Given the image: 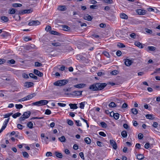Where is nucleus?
Instances as JSON below:
<instances>
[{"instance_id": "nucleus-7", "label": "nucleus", "mask_w": 160, "mask_h": 160, "mask_svg": "<svg viewBox=\"0 0 160 160\" xmlns=\"http://www.w3.org/2000/svg\"><path fill=\"white\" fill-rule=\"evenodd\" d=\"M110 143L114 149H116L117 148V145L116 142L113 140H110Z\"/></svg>"}, {"instance_id": "nucleus-25", "label": "nucleus", "mask_w": 160, "mask_h": 160, "mask_svg": "<svg viewBox=\"0 0 160 160\" xmlns=\"http://www.w3.org/2000/svg\"><path fill=\"white\" fill-rule=\"evenodd\" d=\"M1 19L4 22H7L9 21L8 18L6 16H2L1 17Z\"/></svg>"}, {"instance_id": "nucleus-22", "label": "nucleus", "mask_w": 160, "mask_h": 160, "mask_svg": "<svg viewBox=\"0 0 160 160\" xmlns=\"http://www.w3.org/2000/svg\"><path fill=\"white\" fill-rule=\"evenodd\" d=\"M84 140L85 142L88 144H89L91 142V140L88 137L85 138Z\"/></svg>"}, {"instance_id": "nucleus-39", "label": "nucleus", "mask_w": 160, "mask_h": 160, "mask_svg": "<svg viewBox=\"0 0 160 160\" xmlns=\"http://www.w3.org/2000/svg\"><path fill=\"white\" fill-rule=\"evenodd\" d=\"M103 2L107 3L112 4L113 3L112 0H103Z\"/></svg>"}, {"instance_id": "nucleus-13", "label": "nucleus", "mask_w": 160, "mask_h": 160, "mask_svg": "<svg viewBox=\"0 0 160 160\" xmlns=\"http://www.w3.org/2000/svg\"><path fill=\"white\" fill-rule=\"evenodd\" d=\"M156 48L154 46H148L147 47V51L148 52L154 51L156 50Z\"/></svg>"}, {"instance_id": "nucleus-52", "label": "nucleus", "mask_w": 160, "mask_h": 160, "mask_svg": "<svg viewBox=\"0 0 160 160\" xmlns=\"http://www.w3.org/2000/svg\"><path fill=\"white\" fill-rule=\"evenodd\" d=\"M67 123L68 125L70 126H72L73 124V121L72 120H67Z\"/></svg>"}, {"instance_id": "nucleus-8", "label": "nucleus", "mask_w": 160, "mask_h": 160, "mask_svg": "<svg viewBox=\"0 0 160 160\" xmlns=\"http://www.w3.org/2000/svg\"><path fill=\"white\" fill-rule=\"evenodd\" d=\"M33 72L35 74L40 77H42L43 75V74L41 72L38 70L37 69H34Z\"/></svg>"}, {"instance_id": "nucleus-15", "label": "nucleus", "mask_w": 160, "mask_h": 160, "mask_svg": "<svg viewBox=\"0 0 160 160\" xmlns=\"http://www.w3.org/2000/svg\"><path fill=\"white\" fill-rule=\"evenodd\" d=\"M137 12L139 15H144L146 13V11L144 10L139 9L137 10Z\"/></svg>"}, {"instance_id": "nucleus-28", "label": "nucleus", "mask_w": 160, "mask_h": 160, "mask_svg": "<svg viewBox=\"0 0 160 160\" xmlns=\"http://www.w3.org/2000/svg\"><path fill=\"white\" fill-rule=\"evenodd\" d=\"M145 116L147 119H149L152 120L154 118V117H153V115L152 114H147Z\"/></svg>"}, {"instance_id": "nucleus-30", "label": "nucleus", "mask_w": 160, "mask_h": 160, "mask_svg": "<svg viewBox=\"0 0 160 160\" xmlns=\"http://www.w3.org/2000/svg\"><path fill=\"white\" fill-rule=\"evenodd\" d=\"M58 139L61 142H65L66 140V139L64 136H62L59 138Z\"/></svg>"}, {"instance_id": "nucleus-11", "label": "nucleus", "mask_w": 160, "mask_h": 160, "mask_svg": "<svg viewBox=\"0 0 160 160\" xmlns=\"http://www.w3.org/2000/svg\"><path fill=\"white\" fill-rule=\"evenodd\" d=\"M83 18L88 21H91L92 19V17L91 16L87 14L84 16Z\"/></svg>"}, {"instance_id": "nucleus-58", "label": "nucleus", "mask_w": 160, "mask_h": 160, "mask_svg": "<svg viewBox=\"0 0 160 160\" xmlns=\"http://www.w3.org/2000/svg\"><path fill=\"white\" fill-rule=\"evenodd\" d=\"M145 31L146 32L150 34H151L152 32V30L148 28H146Z\"/></svg>"}, {"instance_id": "nucleus-43", "label": "nucleus", "mask_w": 160, "mask_h": 160, "mask_svg": "<svg viewBox=\"0 0 160 160\" xmlns=\"http://www.w3.org/2000/svg\"><path fill=\"white\" fill-rule=\"evenodd\" d=\"M22 153L23 157L24 158H28V157L29 155L27 152H22Z\"/></svg>"}, {"instance_id": "nucleus-17", "label": "nucleus", "mask_w": 160, "mask_h": 160, "mask_svg": "<svg viewBox=\"0 0 160 160\" xmlns=\"http://www.w3.org/2000/svg\"><path fill=\"white\" fill-rule=\"evenodd\" d=\"M70 107V108L71 109H76L78 108L76 104L70 103L69 104Z\"/></svg>"}, {"instance_id": "nucleus-4", "label": "nucleus", "mask_w": 160, "mask_h": 160, "mask_svg": "<svg viewBox=\"0 0 160 160\" xmlns=\"http://www.w3.org/2000/svg\"><path fill=\"white\" fill-rule=\"evenodd\" d=\"M98 90H100L103 89L107 85L105 83H97Z\"/></svg>"}, {"instance_id": "nucleus-54", "label": "nucleus", "mask_w": 160, "mask_h": 160, "mask_svg": "<svg viewBox=\"0 0 160 160\" xmlns=\"http://www.w3.org/2000/svg\"><path fill=\"white\" fill-rule=\"evenodd\" d=\"M99 134L100 135L103 137H105L106 136V134L103 132H100Z\"/></svg>"}, {"instance_id": "nucleus-60", "label": "nucleus", "mask_w": 160, "mask_h": 160, "mask_svg": "<svg viewBox=\"0 0 160 160\" xmlns=\"http://www.w3.org/2000/svg\"><path fill=\"white\" fill-rule=\"evenodd\" d=\"M6 60L4 59H0V65L5 62Z\"/></svg>"}, {"instance_id": "nucleus-21", "label": "nucleus", "mask_w": 160, "mask_h": 160, "mask_svg": "<svg viewBox=\"0 0 160 160\" xmlns=\"http://www.w3.org/2000/svg\"><path fill=\"white\" fill-rule=\"evenodd\" d=\"M55 156L58 158H62V155L61 153L59 152H55Z\"/></svg>"}, {"instance_id": "nucleus-18", "label": "nucleus", "mask_w": 160, "mask_h": 160, "mask_svg": "<svg viewBox=\"0 0 160 160\" xmlns=\"http://www.w3.org/2000/svg\"><path fill=\"white\" fill-rule=\"evenodd\" d=\"M124 63L126 65L128 66L131 64L132 61L131 60L128 59H127L125 60Z\"/></svg>"}, {"instance_id": "nucleus-12", "label": "nucleus", "mask_w": 160, "mask_h": 160, "mask_svg": "<svg viewBox=\"0 0 160 160\" xmlns=\"http://www.w3.org/2000/svg\"><path fill=\"white\" fill-rule=\"evenodd\" d=\"M86 86V85L85 84L81 83L77 85H75L74 86V87L76 88H84Z\"/></svg>"}, {"instance_id": "nucleus-46", "label": "nucleus", "mask_w": 160, "mask_h": 160, "mask_svg": "<svg viewBox=\"0 0 160 160\" xmlns=\"http://www.w3.org/2000/svg\"><path fill=\"white\" fill-rule=\"evenodd\" d=\"M32 104L33 105L37 106H40L39 101H37L35 102H33Z\"/></svg>"}, {"instance_id": "nucleus-20", "label": "nucleus", "mask_w": 160, "mask_h": 160, "mask_svg": "<svg viewBox=\"0 0 160 160\" xmlns=\"http://www.w3.org/2000/svg\"><path fill=\"white\" fill-rule=\"evenodd\" d=\"M16 9L14 8H11L9 9L8 12L10 14H15L16 12Z\"/></svg>"}, {"instance_id": "nucleus-44", "label": "nucleus", "mask_w": 160, "mask_h": 160, "mask_svg": "<svg viewBox=\"0 0 160 160\" xmlns=\"http://www.w3.org/2000/svg\"><path fill=\"white\" fill-rule=\"evenodd\" d=\"M109 106L111 107H115L116 106V104L113 102H111L109 105Z\"/></svg>"}, {"instance_id": "nucleus-49", "label": "nucleus", "mask_w": 160, "mask_h": 160, "mask_svg": "<svg viewBox=\"0 0 160 160\" xmlns=\"http://www.w3.org/2000/svg\"><path fill=\"white\" fill-rule=\"evenodd\" d=\"M118 46L120 48H123L125 47V46L124 45L121 43H118Z\"/></svg>"}, {"instance_id": "nucleus-45", "label": "nucleus", "mask_w": 160, "mask_h": 160, "mask_svg": "<svg viewBox=\"0 0 160 160\" xmlns=\"http://www.w3.org/2000/svg\"><path fill=\"white\" fill-rule=\"evenodd\" d=\"M98 7V6L97 5H90V8L91 9H96Z\"/></svg>"}, {"instance_id": "nucleus-5", "label": "nucleus", "mask_w": 160, "mask_h": 160, "mask_svg": "<svg viewBox=\"0 0 160 160\" xmlns=\"http://www.w3.org/2000/svg\"><path fill=\"white\" fill-rule=\"evenodd\" d=\"M89 89L92 91H98L97 83H95L90 86Z\"/></svg>"}, {"instance_id": "nucleus-27", "label": "nucleus", "mask_w": 160, "mask_h": 160, "mask_svg": "<svg viewBox=\"0 0 160 160\" xmlns=\"http://www.w3.org/2000/svg\"><path fill=\"white\" fill-rule=\"evenodd\" d=\"M16 61L14 59H12L10 60H8L7 61V63L9 65L13 64L15 63Z\"/></svg>"}, {"instance_id": "nucleus-24", "label": "nucleus", "mask_w": 160, "mask_h": 160, "mask_svg": "<svg viewBox=\"0 0 160 160\" xmlns=\"http://www.w3.org/2000/svg\"><path fill=\"white\" fill-rule=\"evenodd\" d=\"M10 118H9L7 119H5V121H4L2 127H4L5 128H6L8 122L9 121Z\"/></svg>"}, {"instance_id": "nucleus-61", "label": "nucleus", "mask_w": 160, "mask_h": 160, "mask_svg": "<svg viewBox=\"0 0 160 160\" xmlns=\"http://www.w3.org/2000/svg\"><path fill=\"white\" fill-rule=\"evenodd\" d=\"M51 27L50 26H48L45 28V30L47 31H49L51 30Z\"/></svg>"}, {"instance_id": "nucleus-59", "label": "nucleus", "mask_w": 160, "mask_h": 160, "mask_svg": "<svg viewBox=\"0 0 160 160\" xmlns=\"http://www.w3.org/2000/svg\"><path fill=\"white\" fill-rule=\"evenodd\" d=\"M58 105L61 107H64L66 106V104L63 103H61L60 102H58Z\"/></svg>"}, {"instance_id": "nucleus-31", "label": "nucleus", "mask_w": 160, "mask_h": 160, "mask_svg": "<svg viewBox=\"0 0 160 160\" xmlns=\"http://www.w3.org/2000/svg\"><path fill=\"white\" fill-rule=\"evenodd\" d=\"M131 112L134 115H136L138 113V111L135 108H132L131 109Z\"/></svg>"}, {"instance_id": "nucleus-19", "label": "nucleus", "mask_w": 160, "mask_h": 160, "mask_svg": "<svg viewBox=\"0 0 160 160\" xmlns=\"http://www.w3.org/2000/svg\"><path fill=\"white\" fill-rule=\"evenodd\" d=\"M58 9L61 11H64L66 10V7L65 6H59Z\"/></svg>"}, {"instance_id": "nucleus-3", "label": "nucleus", "mask_w": 160, "mask_h": 160, "mask_svg": "<svg viewBox=\"0 0 160 160\" xmlns=\"http://www.w3.org/2000/svg\"><path fill=\"white\" fill-rule=\"evenodd\" d=\"M36 95L35 93H33L19 99L18 101L19 102H22L30 100L35 97Z\"/></svg>"}, {"instance_id": "nucleus-29", "label": "nucleus", "mask_w": 160, "mask_h": 160, "mask_svg": "<svg viewBox=\"0 0 160 160\" xmlns=\"http://www.w3.org/2000/svg\"><path fill=\"white\" fill-rule=\"evenodd\" d=\"M121 134L123 138H126L128 135L127 134V132L126 131H122L121 133Z\"/></svg>"}, {"instance_id": "nucleus-23", "label": "nucleus", "mask_w": 160, "mask_h": 160, "mask_svg": "<svg viewBox=\"0 0 160 160\" xmlns=\"http://www.w3.org/2000/svg\"><path fill=\"white\" fill-rule=\"evenodd\" d=\"M135 45L137 47H139L140 48H143L142 44L138 42H135Z\"/></svg>"}, {"instance_id": "nucleus-37", "label": "nucleus", "mask_w": 160, "mask_h": 160, "mask_svg": "<svg viewBox=\"0 0 160 160\" xmlns=\"http://www.w3.org/2000/svg\"><path fill=\"white\" fill-rule=\"evenodd\" d=\"M27 126L30 128H32L33 127V124L31 122H29L27 123Z\"/></svg>"}, {"instance_id": "nucleus-63", "label": "nucleus", "mask_w": 160, "mask_h": 160, "mask_svg": "<svg viewBox=\"0 0 160 160\" xmlns=\"http://www.w3.org/2000/svg\"><path fill=\"white\" fill-rule=\"evenodd\" d=\"M122 54V52L118 50L116 52V55L118 56H120Z\"/></svg>"}, {"instance_id": "nucleus-36", "label": "nucleus", "mask_w": 160, "mask_h": 160, "mask_svg": "<svg viewBox=\"0 0 160 160\" xmlns=\"http://www.w3.org/2000/svg\"><path fill=\"white\" fill-rule=\"evenodd\" d=\"M50 32L51 34L54 35H59L60 34L59 32L54 30L51 31Z\"/></svg>"}, {"instance_id": "nucleus-57", "label": "nucleus", "mask_w": 160, "mask_h": 160, "mask_svg": "<svg viewBox=\"0 0 160 160\" xmlns=\"http://www.w3.org/2000/svg\"><path fill=\"white\" fill-rule=\"evenodd\" d=\"M22 77L23 78H29L28 74H26L25 73H23L22 74Z\"/></svg>"}, {"instance_id": "nucleus-51", "label": "nucleus", "mask_w": 160, "mask_h": 160, "mask_svg": "<svg viewBox=\"0 0 160 160\" xmlns=\"http://www.w3.org/2000/svg\"><path fill=\"white\" fill-rule=\"evenodd\" d=\"M17 128L19 129L22 130L23 129V128L24 127V126H22L21 124H18L17 125Z\"/></svg>"}, {"instance_id": "nucleus-50", "label": "nucleus", "mask_w": 160, "mask_h": 160, "mask_svg": "<svg viewBox=\"0 0 160 160\" xmlns=\"http://www.w3.org/2000/svg\"><path fill=\"white\" fill-rule=\"evenodd\" d=\"M15 107L17 109H20L22 108L23 107V106L22 105L19 104H16Z\"/></svg>"}, {"instance_id": "nucleus-64", "label": "nucleus", "mask_w": 160, "mask_h": 160, "mask_svg": "<svg viewBox=\"0 0 160 160\" xmlns=\"http://www.w3.org/2000/svg\"><path fill=\"white\" fill-rule=\"evenodd\" d=\"M154 73H160V68L156 69Z\"/></svg>"}, {"instance_id": "nucleus-48", "label": "nucleus", "mask_w": 160, "mask_h": 160, "mask_svg": "<svg viewBox=\"0 0 160 160\" xmlns=\"http://www.w3.org/2000/svg\"><path fill=\"white\" fill-rule=\"evenodd\" d=\"M51 111L48 109H46V110L45 112V114H47V115H48L50 114H51Z\"/></svg>"}, {"instance_id": "nucleus-62", "label": "nucleus", "mask_w": 160, "mask_h": 160, "mask_svg": "<svg viewBox=\"0 0 160 160\" xmlns=\"http://www.w3.org/2000/svg\"><path fill=\"white\" fill-rule=\"evenodd\" d=\"M79 155L81 158H82L83 160H84V154L83 152H80L79 153Z\"/></svg>"}, {"instance_id": "nucleus-38", "label": "nucleus", "mask_w": 160, "mask_h": 160, "mask_svg": "<svg viewBox=\"0 0 160 160\" xmlns=\"http://www.w3.org/2000/svg\"><path fill=\"white\" fill-rule=\"evenodd\" d=\"M103 53L108 58H110V55L108 52L104 51H103Z\"/></svg>"}, {"instance_id": "nucleus-32", "label": "nucleus", "mask_w": 160, "mask_h": 160, "mask_svg": "<svg viewBox=\"0 0 160 160\" xmlns=\"http://www.w3.org/2000/svg\"><path fill=\"white\" fill-rule=\"evenodd\" d=\"M21 115V114L20 113L18 112L13 114L12 117L13 118H16L17 117H19Z\"/></svg>"}, {"instance_id": "nucleus-47", "label": "nucleus", "mask_w": 160, "mask_h": 160, "mask_svg": "<svg viewBox=\"0 0 160 160\" xmlns=\"http://www.w3.org/2000/svg\"><path fill=\"white\" fill-rule=\"evenodd\" d=\"M100 124L103 128H106L107 126V124L104 122H101Z\"/></svg>"}, {"instance_id": "nucleus-2", "label": "nucleus", "mask_w": 160, "mask_h": 160, "mask_svg": "<svg viewBox=\"0 0 160 160\" xmlns=\"http://www.w3.org/2000/svg\"><path fill=\"white\" fill-rule=\"evenodd\" d=\"M30 115L31 112L30 111L26 112L20 117L19 120L20 121L24 120L25 119L28 118Z\"/></svg>"}, {"instance_id": "nucleus-10", "label": "nucleus", "mask_w": 160, "mask_h": 160, "mask_svg": "<svg viewBox=\"0 0 160 160\" xmlns=\"http://www.w3.org/2000/svg\"><path fill=\"white\" fill-rule=\"evenodd\" d=\"M32 9H26L22 11H21L20 12V13L22 14L29 13L32 12Z\"/></svg>"}, {"instance_id": "nucleus-9", "label": "nucleus", "mask_w": 160, "mask_h": 160, "mask_svg": "<svg viewBox=\"0 0 160 160\" xmlns=\"http://www.w3.org/2000/svg\"><path fill=\"white\" fill-rule=\"evenodd\" d=\"M34 85V83L31 82H26L24 83V86L27 88L32 87Z\"/></svg>"}, {"instance_id": "nucleus-41", "label": "nucleus", "mask_w": 160, "mask_h": 160, "mask_svg": "<svg viewBox=\"0 0 160 160\" xmlns=\"http://www.w3.org/2000/svg\"><path fill=\"white\" fill-rule=\"evenodd\" d=\"M42 64L38 62H35V67H38L42 66Z\"/></svg>"}, {"instance_id": "nucleus-6", "label": "nucleus", "mask_w": 160, "mask_h": 160, "mask_svg": "<svg viewBox=\"0 0 160 160\" xmlns=\"http://www.w3.org/2000/svg\"><path fill=\"white\" fill-rule=\"evenodd\" d=\"M40 22L39 21H32L28 23V25L30 26L33 25H37L40 24Z\"/></svg>"}, {"instance_id": "nucleus-34", "label": "nucleus", "mask_w": 160, "mask_h": 160, "mask_svg": "<svg viewBox=\"0 0 160 160\" xmlns=\"http://www.w3.org/2000/svg\"><path fill=\"white\" fill-rule=\"evenodd\" d=\"M12 7L14 8H17L18 7H21L22 6V5L20 3H15L12 4Z\"/></svg>"}, {"instance_id": "nucleus-14", "label": "nucleus", "mask_w": 160, "mask_h": 160, "mask_svg": "<svg viewBox=\"0 0 160 160\" xmlns=\"http://www.w3.org/2000/svg\"><path fill=\"white\" fill-rule=\"evenodd\" d=\"M40 105L42 106L46 105L48 102V101L46 100H42L39 101Z\"/></svg>"}, {"instance_id": "nucleus-35", "label": "nucleus", "mask_w": 160, "mask_h": 160, "mask_svg": "<svg viewBox=\"0 0 160 160\" xmlns=\"http://www.w3.org/2000/svg\"><path fill=\"white\" fill-rule=\"evenodd\" d=\"M62 27L63 28L64 30L65 31H68L70 29V28L68 26L66 25H62Z\"/></svg>"}, {"instance_id": "nucleus-26", "label": "nucleus", "mask_w": 160, "mask_h": 160, "mask_svg": "<svg viewBox=\"0 0 160 160\" xmlns=\"http://www.w3.org/2000/svg\"><path fill=\"white\" fill-rule=\"evenodd\" d=\"M120 17L121 18L124 19H127L128 18V16L124 13H121L120 14Z\"/></svg>"}, {"instance_id": "nucleus-53", "label": "nucleus", "mask_w": 160, "mask_h": 160, "mask_svg": "<svg viewBox=\"0 0 160 160\" xmlns=\"http://www.w3.org/2000/svg\"><path fill=\"white\" fill-rule=\"evenodd\" d=\"M118 71L117 70H115L111 72L110 73L113 75H116L118 74Z\"/></svg>"}, {"instance_id": "nucleus-1", "label": "nucleus", "mask_w": 160, "mask_h": 160, "mask_svg": "<svg viewBox=\"0 0 160 160\" xmlns=\"http://www.w3.org/2000/svg\"><path fill=\"white\" fill-rule=\"evenodd\" d=\"M68 82V80H62L58 81L54 83V85L56 86H61L67 84Z\"/></svg>"}, {"instance_id": "nucleus-55", "label": "nucleus", "mask_w": 160, "mask_h": 160, "mask_svg": "<svg viewBox=\"0 0 160 160\" xmlns=\"http://www.w3.org/2000/svg\"><path fill=\"white\" fill-rule=\"evenodd\" d=\"M32 39V38L29 37H26L24 38V40L26 42L30 41Z\"/></svg>"}, {"instance_id": "nucleus-33", "label": "nucleus", "mask_w": 160, "mask_h": 160, "mask_svg": "<svg viewBox=\"0 0 160 160\" xmlns=\"http://www.w3.org/2000/svg\"><path fill=\"white\" fill-rule=\"evenodd\" d=\"M112 113L113 116L114 118L116 120L118 119L119 116V114L118 113H115L113 112H112Z\"/></svg>"}, {"instance_id": "nucleus-16", "label": "nucleus", "mask_w": 160, "mask_h": 160, "mask_svg": "<svg viewBox=\"0 0 160 160\" xmlns=\"http://www.w3.org/2000/svg\"><path fill=\"white\" fill-rule=\"evenodd\" d=\"M82 91H78L73 92V94L75 96H79L82 95Z\"/></svg>"}, {"instance_id": "nucleus-56", "label": "nucleus", "mask_w": 160, "mask_h": 160, "mask_svg": "<svg viewBox=\"0 0 160 160\" xmlns=\"http://www.w3.org/2000/svg\"><path fill=\"white\" fill-rule=\"evenodd\" d=\"M12 113H8L4 115V118H8L12 114Z\"/></svg>"}, {"instance_id": "nucleus-40", "label": "nucleus", "mask_w": 160, "mask_h": 160, "mask_svg": "<svg viewBox=\"0 0 160 160\" xmlns=\"http://www.w3.org/2000/svg\"><path fill=\"white\" fill-rule=\"evenodd\" d=\"M137 158L139 160L143 159L144 157L142 154H139L137 155Z\"/></svg>"}, {"instance_id": "nucleus-42", "label": "nucleus", "mask_w": 160, "mask_h": 160, "mask_svg": "<svg viewBox=\"0 0 160 160\" xmlns=\"http://www.w3.org/2000/svg\"><path fill=\"white\" fill-rule=\"evenodd\" d=\"M85 102H81L80 103L79 105H80V108L82 109H84V106H85Z\"/></svg>"}]
</instances>
